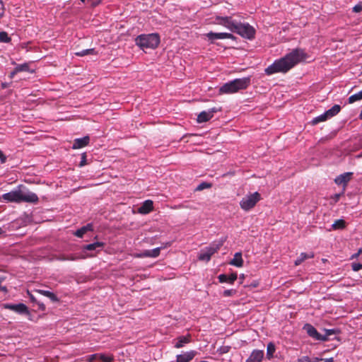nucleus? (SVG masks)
Here are the masks:
<instances>
[{"label":"nucleus","mask_w":362,"mask_h":362,"mask_svg":"<svg viewBox=\"0 0 362 362\" xmlns=\"http://www.w3.org/2000/svg\"><path fill=\"white\" fill-rule=\"evenodd\" d=\"M205 23L208 24L216 23L225 26L233 33H235L243 37L248 40L255 38V30L249 23H242L230 16L221 17L217 16L214 21L210 18H205Z\"/></svg>","instance_id":"f257e3e1"},{"label":"nucleus","mask_w":362,"mask_h":362,"mask_svg":"<svg viewBox=\"0 0 362 362\" xmlns=\"http://www.w3.org/2000/svg\"><path fill=\"white\" fill-rule=\"evenodd\" d=\"M305 53L300 49H293L290 53L280 59L276 60L272 64L265 69L267 75H272L275 73H286L293 67L296 64L303 60Z\"/></svg>","instance_id":"f03ea898"},{"label":"nucleus","mask_w":362,"mask_h":362,"mask_svg":"<svg viewBox=\"0 0 362 362\" xmlns=\"http://www.w3.org/2000/svg\"><path fill=\"white\" fill-rule=\"evenodd\" d=\"M2 199L6 202H27L36 204L38 202V197L34 192L28 190L24 185H18L17 188L2 195Z\"/></svg>","instance_id":"7ed1b4c3"},{"label":"nucleus","mask_w":362,"mask_h":362,"mask_svg":"<svg viewBox=\"0 0 362 362\" xmlns=\"http://www.w3.org/2000/svg\"><path fill=\"white\" fill-rule=\"evenodd\" d=\"M250 84V78L245 77L242 78H235L224 83L218 89L221 93L232 94L240 90H244Z\"/></svg>","instance_id":"20e7f679"},{"label":"nucleus","mask_w":362,"mask_h":362,"mask_svg":"<svg viewBox=\"0 0 362 362\" xmlns=\"http://www.w3.org/2000/svg\"><path fill=\"white\" fill-rule=\"evenodd\" d=\"M135 42L142 49H155L160 43V37L157 33L140 35L136 37Z\"/></svg>","instance_id":"39448f33"},{"label":"nucleus","mask_w":362,"mask_h":362,"mask_svg":"<svg viewBox=\"0 0 362 362\" xmlns=\"http://www.w3.org/2000/svg\"><path fill=\"white\" fill-rule=\"evenodd\" d=\"M260 198V194L257 192L245 196L240 202V207L245 211H249L256 205Z\"/></svg>","instance_id":"423d86ee"},{"label":"nucleus","mask_w":362,"mask_h":362,"mask_svg":"<svg viewBox=\"0 0 362 362\" xmlns=\"http://www.w3.org/2000/svg\"><path fill=\"white\" fill-rule=\"evenodd\" d=\"M303 329L310 337L315 340L322 341H327V338L325 337H322V334H320L317 330L310 324H305L303 327Z\"/></svg>","instance_id":"0eeeda50"},{"label":"nucleus","mask_w":362,"mask_h":362,"mask_svg":"<svg viewBox=\"0 0 362 362\" xmlns=\"http://www.w3.org/2000/svg\"><path fill=\"white\" fill-rule=\"evenodd\" d=\"M4 308L13 310L18 314H30L28 307L21 303L18 304H5Z\"/></svg>","instance_id":"6e6552de"},{"label":"nucleus","mask_w":362,"mask_h":362,"mask_svg":"<svg viewBox=\"0 0 362 362\" xmlns=\"http://www.w3.org/2000/svg\"><path fill=\"white\" fill-rule=\"evenodd\" d=\"M353 175V173H344L341 175H339L334 179V182L338 185H346V184L350 181L351 177Z\"/></svg>","instance_id":"1a4fd4ad"},{"label":"nucleus","mask_w":362,"mask_h":362,"mask_svg":"<svg viewBox=\"0 0 362 362\" xmlns=\"http://www.w3.org/2000/svg\"><path fill=\"white\" fill-rule=\"evenodd\" d=\"M264 357V351L261 350H254L246 362H261Z\"/></svg>","instance_id":"9d476101"},{"label":"nucleus","mask_w":362,"mask_h":362,"mask_svg":"<svg viewBox=\"0 0 362 362\" xmlns=\"http://www.w3.org/2000/svg\"><path fill=\"white\" fill-rule=\"evenodd\" d=\"M161 247H156L153 250H147L143 251L141 253L138 255L139 257H157L160 252Z\"/></svg>","instance_id":"9b49d317"},{"label":"nucleus","mask_w":362,"mask_h":362,"mask_svg":"<svg viewBox=\"0 0 362 362\" xmlns=\"http://www.w3.org/2000/svg\"><path fill=\"white\" fill-rule=\"evenodd\" d=\"M90 138L86 136L83 138L76 139L74 141L72 148L74 149L81 148L87 146L89 143Z\"/></svg>","instance_id":"f8f14e48"},{"label":"nucleus","mask_w":362,"mask_h":362,"mask_svg":"<svg viewBox=\"0 0 362 362\" xmlns=\"http://www.w3.org/2000/svg\"><path fill=\"white\" fill-rule=\"evenodd\" d=\"M222 245L221 242L215 243L213 245L210 246L207 248L206 251H205V261H209L211 258V256L214 254Z\"/></svg>","instance_id":"ddd939ff"},{"label":"nucleus","mask_w":362,"mask_h":362,"mask_svg":"<svg viewBox=\"0 0 362 362\" xmlns=\"http://www.w3.org/2000/svg\"><path fill=\"white\" fill-rule=\"evenodd\" d=\"M153 210V202L151 200H146L139 208L138 211L141 214H148Z\"/></svg>","instance_id":"4468645a"},{"label":"nucleus","mask_w":362,"mask_h":362,"mask_svg":"<svg viewBox=\"0 0 362 362\" xmlns=\"http://www.w3.org/2000/svg\"><path fill=\"white\" fill-rule=\"evenodd\" d=\"M218 278L221 283L233 284V282L237 279V274L235 273L231 274L230 275L220 274Z\"/></svg>","instance_id":"2eb2a0df"},{"label":"nucleus","mask_w":362,"mask_h":362,"mask_svg":"<svg viewBox=\"0 0 362 362\" xmlns=\"http://www.w3.org/2000/svg\"><path fill=\"white\" fill-rule=\"evenodd\" d=\"M194 356V351L187 352L177 356V362H189Z\"/></svg>","instance_id":"dca6fc26"},{"label":"nucleus","mask_w":362,"mask_h":362,"mask_svg":"<svg viewBox=\"0 0 362 362\" xmlns=\"http://www.w3.org/2000/svg\"><path fill=\"white\" fill-rule=\"evenodd\" d=\"M36 292L49 298L52 302H59V299L58 297L52 292H50L49 291L42 290V289H37L35 291Z\"/></svg>","instance_id":"f3484780"},{"label":"nucleus","mask_w":362,"mask_h":362,"mask_svg":"<svg viewBox=\"0 0 362 362\" xmlns=\"http://www.w3.org/2000/svg\"><path fill=\"white\" fill-rule=\"evenodd\" d=\"M93 230V225L91 223H88L86 226L81 227L78 229L74 235L78 238H82L83 235L88 231Z\"/></svg>","instance_id":"a211bd4d"},{"label":"nucleus","mask_w":362,"mask_h":362,"mask_svg":"<svg viewBox=\"0 0 362 362\" xmlns=\"http://www.w3.org/2000/svg\"><path fill=\"white\" fill-rule=\"evenodd\" d=\"M230 263V264L238 267H242L243 264L242 254L240 252H236L234 255V257Z\"/></svg>","instance_id":"6ab92c4d"},{"label":"nucleus","mask_w":362,"mask_h":362,"mask_svg":"<svg viewBox=\"0 0 362 362\" xmlns=\"http://www.w3.org/2000/svg\"><path fill=\"white\" fill-rule=\"evenodd\" d=\"M103 246L104 243L103 242H95L83 246V249L85 250L92 251L96 250L98 248H102Z\"/></svg>","instance_id":"aec40b11"},{"label":"nucleus","mask_w":362,"mask_h":362,"mask_svg":"<svg viewBox=\"0 0 362 362\" xmlns=\"http://www.w3.org/2000/svg\"><path fill=\"white\" fill-rule=\"evenodd\" d=\"M177 342L175 344V347L176 348H181L185 344H187L189 342V336H181L179 337L177 339Z\"/></svg>","instance_id":"412c9836"},{"label":"nucleus","mask_w":362,"mask_h":362,"mask_svg":"<svg viewBox=\"0 0 362 362\" xmlns=\"http://www.w3.org/2000/svg\"><path fill=\"white\" fill-rule=\"evenodd\" d=\"M341 110V107L339 105H334L332 108L325 112L326 115L329 118H331L337 115Z\"/></svg>","instance_id":"4be33fe9"},{"label":"nucleus","mask_w":362,"mask_h":362,"mask_svg":"<svg viewBox=\"0 0 362 362\" xmlns=\"http://www.w3.org/2000/svg\"><path fill=\"white\" fill-rule=\"evenodd\" d=\"M224 33H213L210 32L206 34V36L208 37L209 40H211L213 42L215 40H221L224 39L223 37Z\"/></svg>","instance_id":"5701e85b"},{"label":"nucleus","mask_w":362,"mask_h":362,"mask_svg":"<svg viewBox=\"0 0 362 362\" xmlns=\"http://www.w3.org/2000/svg\"><path fill=\"white\" fill-rule=\"evenodd\" d=\"M276 351L275 345L272 342H269L267 347V358L271 359L274 357Z\"/></svg>","instance_id":"b1692460"},{"label":"nucleus","mask_w":362,"mask_h":362,"mask_svg":"<svg viewBox=\"0 0 362 362\" xmlns=\"http://www.w3.org/2000/svg\"><path fill=\"white\" fill-rule=\"evenodd\" d=\"M327 119H329V117H327V115L325 112V113H323V114H322V115L315 117L312 120L311 123H312V124L315 125V124H318L319 122L326 121Z\"/></svg>","instance_id":"393cba45"},{"label":"nucleus","mask_w":362,"mask_h":362,"mask_svg":"<svg viewBox=\"0 0 362 362\" xmlns=\"http://www.w3.org/2000/svg\"><path fill=\"white\" fill-rule=\"evenodd\" d=\"M313 255H308L307 253L302 252L299 257L295 261L296 265L300 264L305 259L313 257Z\"/></svg>","instance_id":"a878e982"},{"label":"nucleus","mask_w":362,"mask_h":362,"mask_svg":"<svg viewBox=\"0 0 362 362\" xmlns=\"http://www.w3.org/2000/svg\"><path fill=\"white\" fill-rule=\"evenodd\" d=\"M346 223L343 219H338L334 221V223L332 224V228L334 230L337 229H342L345 228Z\"/></svg>","instance_id":"bb28decb"},{"label":"nucleus","mask_w":362,"mask_h":362,"mask_svg":"<svg viewBox=\"0 0 362 362\" xmlns=\"http://www.w3.org/2000/svg\"><path fill=\"white\" fill-rule=\"evenodd\" d=\"M361 99H362V90L361 91H359L358 93L351 95L349 98V103H354L357 100H360Z\"/></svg>","instance_id":"cd10ccee"},{"label":"nucleus","mask_w":362,"mask_h":362,"mask_svg":"<svg viewBox=\"0 0 362 362\" xmlns=\"http://www.w3.org/2000/svg\"><path fill=\"white\" fill-rule=\"evenodd\" d=\"M95 49H83L80 52H76V55L77 56H79V57H83V56H86V55H88V54H95Z\"/></svg>","instance_id":"c85d7f7f"},{"label":"nucleus","mask_w":362,"mask_h":362,"mask_svg":"<svg viewBox=\"0 0 362 362\" xmlns=\"http://www.w3.org/2000/svg\"><path fill=\"white\" fill-rule=\"evenodd\" d=\"M325 334L322 335V337H325L327 338V341L329 340V337L332 334H337L340 332L338 329H325Z\"/></svg>","instance_id":"c756f323"},{"label":"nucleus","mask_w":362,"mask_h":362,"mask_svg":"<svg viewBox=\"0 0 362 362\" xmlns=\"http://www.w3.org/2000/svg\"><path fill=\"white\" fill-rule=\"evenodd\" d=\"M11 40V37H8V33L5 31L0 32V42H10Z\"/></svg>","instance_id":"7c9ffc66"},{"label":"nucleus","mask_w":362,"mask_h":362,"mask_svg":"<svg viewBox=\"0 0 362 362\" xmlns=\"http://www.w3.org/2000/svg\"><path fill=\"white\" fill-rule=\"evenodd\" d=\"M16 71L21 72V71H28V65L27 64H18L16 67Z\"/></svg>","instance_id":"2f4dec72"},{"label":"nucleus","mask_w":362,"mask_h":362,"mask_svg":"<svg viewBox=\"0 0 362 362\" xmlns=\"http://www.w3.org/2000/svg\"><path fill=\"white\" fill-rule=\"evenodd\" d=\"M235 293H236V291L235 289H228V290H225L223 292V296L225 297H228V296H232L235 295Z\"/></svg>","instance_id":"473e14b6"},{"label":"nucleus","mask_w":362,"mask_h":362,"mask_svg":"<svg viewBox=\"0 0 362 362\" xmlns=\"http://www.w3.org/2000/svg\"><path fill=\"white\" fill-rule=\"evenodd\" d=\"M100 354H95L89 356L88 361V362H93L94 361L100 360Z\"/></svg>","instance_id":"72a5a7b5"},{"label":"nucleus","mask_w":362,"mask_h":362,"mask_svg":"<svg viewBox=\"0 0 362 362\" xmlns=\"http://www.w3.org/2000/svg\"><path fill=\"white\" fill-rule=\"evenodd\" d=\"M100 360L103 362H112L113 360V358L112 356H107L104 354H100Z\"/></svg>","instance_id":"f704fd0d"},{"label":"nucleus","mask_w":362,"mask_h":362,"mask_svg":"<svg viewBox=\"0 0 362 362\" xmlns=\"http://www.w3.org/2000/svg\"><path fill=\"white\" fill-rule=\"evenodd\" d=\"M351 267H352V269L354 271V272H358L359 271L360 269H362V267H361V264L360 263H356V262H353L351 264Z\"/></svg>","instance_id":"c9c22d12"},{"label":"nucleus","mask_w":362,"mask_h":362,"mask_svg":"<svg viewBox=\"0 0 362 362\" xmlns=\"http://www.w3.org/2000/svg\"><path fill=\"white\" fill-rule=\"evenodd\" d=\"M86 164V153H83L81 154V160L79 163V166L82 167Z\"/></svg>","instance_id":"e433bc0d"},{"label":"nucleus","mask_w":362,"mask_h":362,"mask_svg":"<svg viewBox=\"0 0 362 362\" xmlns=\"http://www.w3.org/2000/svg\"><path fill=\"white\" fill-rule=\"evenodd\" d=\"M362 11V4H358L353 7V11L355 13H359Z\"/></svg>","instance_id":"4c0bfd02"},{"label":"nucleus","mask_w":362,"mask_h":362,"mask_svg":"<svg viewBox=\"0 0 362 362\" xmlns=\"http://www.w3.org/2000/svg\"><path fill=\"white\" fill-rule=\"evenodd\" d=\"M214 117L213 113L211 112V111H205V122L208 120L211 119Z\"/></svg>","instance_id":"58836bf2"},{"label":"nucleus","mask_w":362,"mask_h":362,"mask_svg":"<svg viewBox=\"0 0 362 362\" xmlns=\"http://www.w3.org/2000/svg\"><path fill=\"white\" fill-rule=\"evenodd\" d=\"M298 362H313L312 358L308 356H303L298 360Z\"/></svg>","instance_id":"ea45409f"},{"label":"nucleus","mask_w":362,"mask_h":362,"mask_svg":"<svg viewBox=\"0 0 362 362\" xmlns=\"http://www.w3.org/2000/svg\"><path fill=\"white\" fill-rule=\"evenodd\" d=\"M197 122H204V111L201 112L197 116Z\"/></svg>","instance_id":"a19ab883"},{"label":"nucleus","mask_w":362,"mask_h":362,"mask_svg":"<svg viewBox=\"0 0 362 362\" xmlns=\"http://www.w3.org/2000/svg\"><path fill=\"white\" fill-rule=\"evenodd\" d=\"M223 37H224V39H232V40L236 39V37L233 35H232L230 33H224Z\"/></svg>","instance_id":"79ce46f5"},{"label":"nucleus","mask_w":362,"mask_h":362,"mask_svg":"<svg viewBox=\"0 0 362 362\" xmlns=\"http://www.w3.org/2000/svg\"><path fill=\"white\" fill-rule=\"evenodd\" d=\"M0 160L1 163H4L6 160V157L2 152V151L0 149Z\"/></svg>","instance_id":"37998d69"},{"label":"nucleus","mask_w":362,"mask_h":362,"mask_svg":"<svg viewBox=\"0 0 362 362\" xmlns=\"http://www.w3.org/2000/svg\"><path fill=\"white\" fill-rule=\"evenodd\" d=\"M209 111H211V112L214 114V113L221 111V108L217 107H214L209 108Z\"/></svg>","instance_id":"c03bdc74"},{"label":"nucleus","mask_w":362,"mask_h":362,"mask_svg":"<svg viewBox=\"0 0 362 362\" xmlns=\"http://www.w3.org/2000/svg\"><path fill=\"white\" fill-rule=\"evenodd\" d=\"M204 189V182H201L197 187L196 188V190L197 191H202Z\"/></svg>","instance_id":"a18cd8bd"},{"label":"nucleus","mask_w":362,"mask_h":362,"mask_svg":"<svg viewBox=\"0 0 362 362\" xmlns=\"http://www.w3.org/2000/svg\"><path fill=\"white\" fill-rule=\"evenodd\" d=\"M67 258H68V261H75V260L78 259V257H75L74 255L67 256Z\"/></svg>","instance_id":"49530a36"},{"label":"nucleus","mask_w":362,"mask_h":362,"mask_svg":"<svg viewBox=\"0 0 362 362\" xmlns=\"http://www.w3.org/2000/svg\"><path fill=\"white\" fill-rule=\"evenodd\" d=\"M39 309L44 311L45 310V305L42 303H38Z\"/></svg>","instance_id":"de8ad7c7"},{"label":"nucleus","mask_w":362,"mask_h":362,"mask_svg":"<svg viewBox=\"0 0 362 362\" xmlns=\"http://www.w3.org/2000/svg\"><path fill=\"white\" fill-rule=\"evenodd\" d=\"M17 73H18V71H16V68H15V69H14V70L10 73L9 77H10L11 78H13V76H14Z\"/></svg>","instance_id":"09e8293b"},{"label":"nucleus","mask_w":362,"mask_h":362,"mask_svg":"<svg viewBox=\"0 0 362 362\" xmlns=\"http://www.w3.org/2000/svg\"><path fill=\"white\" fill-rule=\"evenodd\" d=\"M28 295H29V296H30V300H31L32 302H36V299H35V298L32 294H30V293H29V291L28 292Z\"/></svg>","instance_id":"8fccbe9b"},{"label":"nucleus","mask_w":362,"mask_h":362,"mask_svg":"<svg viewBox=\"0 0 362 362\" xmlns=\"http://www.w3.org/2000/svg\"><path fill=\"white\" fill-rule=\"evenodd\" d=\"M320 361H325V362H333L334 359H333V358H326V359L320 358Z\"/></svg>","instance_id":"3c124183"},{"label":"nucleus","mask_w":362,"mask_h":362,"mask_svg":"<svg viewBox=\"0 0 362 362\" xmlns=\"http://www.w3.org/2000/svg\"><path fill=\"white\" fill-rule=\"evenodd\" d=\"M59 259L62 261H68L67 256L65 255L61 256L60 257H59Z\"/></svg>","instance_id":"603ef678"},{"label":"nucleus","mask_w":362,"mask_h":362,"mask_svg":"<svg viewBox=\"0 0 362 362\" xmlns=\"http://www.w3.org/2000/svg\"><path fill=\"white\" fill-rule=\"evenodd\" d=\"M0 291H2L4 292H7V288L6 286H1V284L0 285Z\"/></svg>","instance_id":"864d4df0"},{"label":"nucleus","mask_w":362,"mask_h":362,"mask_svg":"<svg viewBox=\"0 0 362 362\" xmlns=\"http://www.w3.org/2000/svg\"><path fill=\"white\" fill-rule=\"evenodd\" d=\"M199 259L200 260H204V253H200V254L199 255Z\"/></svg>","instance_id":"5fc2aeb1"},{"label":"nucleus","mask_w":362,"mask_h":362,"mask_svg":"<svg viewBox=\"0 0 362 362\" xmlns=\"http://www.w3.org/2000/svg\"><path fill=\"white\" fill-rule=\"evenodd\" d=\"M5 277L3 276H0V285L1 284V283L5 280Z\"/></svg>","instance_id":"6e6d98bb"},{"label":"nucleus","mask_w":362,"mask_h":362,"mask_svg":"<svg viewBox=\"0 0 362 362\" xmlns=\"http://www.w3.org/2000/svg\"><path fill=\"white\" fill-rule=\"evenodd\" d=\"M189 136L191 137L192 139H193L194 137L198 136V135L197 134H189Z\"/></svg>","instance_id":"4d7b16f0"},{"label":"nucleus","mask_w":362,"mask_h":362,"mask_svg":"<svg viewBox=\"0 0 362 362\" xmlns=\"http://www.w3.org/2000/svg\"><path fill=\"white\" fill-rule=\"evenodd\" d=\"M211 187V184L205 182V189L210 188Z\"/></svg>","instance_id":"13d9d810"},{"label":"nucleus","mask_w":362,"mask_h":362,"mask_svg":"<svg viewBox=\"0 0 362 362\" xmlns=\"http://www.w3.org/2000/svg\"><path fill=\"white\" fill-rule=\"evenodd\" d=\"M312 360L313 361V362H319V361H320V359L318 358H312Z\"/></svg>","instance_id":"bf43d9fd"},{"label":"nucleus","mask_w":362,"mask_h":362,"mask_svg":"<svg viewBox=\"0 0 362 362\" xmlns=\"http://www.w3.org/2000/svg\"><path fill=\"white\" fill-rule=\"evenodd\" d=\"M359 255V253L358 252L354 255H352V258H355V257H357Z\"/></svg>","instance_id":"052dcab7"},{"label":"nucleus","mask_w":362,"mask_h":362,"mask_svg":"<svg viewBox=\"0 0 362 362\" xmlns=\"http://www.w3.org/2000/svg\"><path fill=\"white\" fill-rule=\"evenodd\" d=\"M0 4L1 5V9L4 11V4H3V1L1 0H0Z\"/></svg>","instance_id":"680f3d73"},{"label":"nucleus","mask_w":362,"mask_h":362,"mask_svg":"<svg viewBox=\"0 0 362 362\" xmlns=\"http://www.w3.org/2000/svg\"><path fill=\"white\" fill-rule=\"evenodd\" d=\"M4 233V230L1 228H0V235H1Z\"/></svg>","instance_id":"e2e57ef3"},{"label":"nucleus","mask_w":362,"mask_h":362,"mask_svg":"<svg viewBox=\"0 0 362 362\" xmlns=\"http://www.w3.org/2000/svg\"><path fill=\"white\" fill-rule=\"evenodd\" d=\"M358 253H359V254H362V248L359 249V250H358Z\"/></svg>","instance_id":"0e129e2a"},{"label":"nucleus","mask_w":362,"mask_h":362,"mask_svg":"<svg viewBox=\"0 0 362 362\" xmlns=\"http://www.w3.org/2000/svg\"><path fill=\"white\" fill-rule=\"evenodd\" d=\"M360 118L362 119V110H361V114H360Z\"/></svg>","instance_id":"69168bd1"},{"label":"nucleus","mask_w":362,"mask_h":362,"mask_svg":"<svg viewBox=\"0 0 362 362\" xmlns=\"http://www.w3.org/2000/svg\"><path fill=\"white\" fill-rule=\"evenodd\" d=\"M82 2H85L86 0H81Z\"/></svg>","instance_id":"338daca9"},{"label":"nucleus","mask_w":362,"mask_h":362,"mask_svg":"<svg viewBox=\"0 0 362 362\" xmlns=\"http://www.w3.org/2000/svg\"><path fill=\"white\" fill-rule=\"evenodd\" d=\"M200 362H204V361H201Z\"/></svg>","instance_id":"774afa93"}]
</instances>
